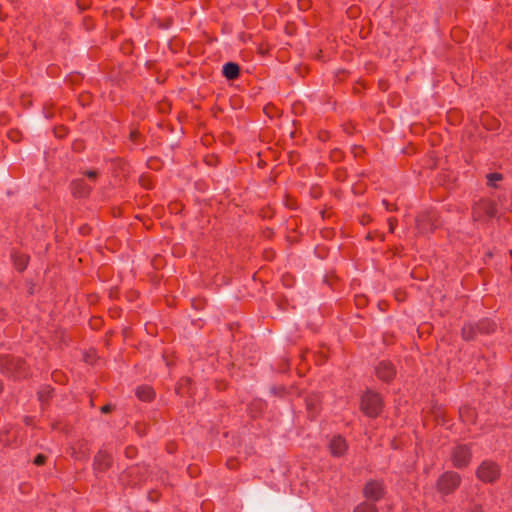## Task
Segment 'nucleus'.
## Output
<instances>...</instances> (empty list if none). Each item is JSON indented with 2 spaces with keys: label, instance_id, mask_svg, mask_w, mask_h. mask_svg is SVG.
<instances>
[{
  "label": "nucleus",
  "instance_id": "dca6fc26",
  "mask_svg": "<svg viewBox=\"0 0 512 512\" xmlns=\"http://www.w3.org/2000/svg\"><path fill=\"white\" fill-rule=\"evenodd\" d=\"M459 415L463 422L475 423L476 411L470 406H463L459 409Z\"/></svg>",
  "mask_w": 512,
  "mask_h": 512
},
{
  "label": "nucleus",
  "instance_id": "f704fd0d",
  "mask_svg": "<svg viewBox=\"0 0 512 512\" xmlns=\"http://www.w3.org/2000/svg\"><path fill=\"white\" fill-rule=\"evenodd\" d=\"M471 512H485L482 508V506L478 505V504H474L473 507L471 508Z\"/></svg>",
  "mask_w": 512,
  "mask_h": 512
},
{
  "label": "nucleus",
  "instance_id": "7c9ffc66",
  "mask_svg": "<svg viewBox=\"0 0 512 512\" xmlns=\"http://www.w3.org/2000/svg\"><path fill=\"white\" fill-rule=\"evenodd\" d=\"M84 175L87 176L91 180H96L98 177V171L96 170H87L84 172Z\"/></svg>",
  "mask_w": 512,
  "mask_h": 512
},
{
  "label": "nucleus",
  "instance_id": "58836bf2",
  "mask_svg": "<svg viewBox=\"0 0 512 512\" xmlns=\"http://www.w3.org/2000/svg\"><path fill=\"white\" fill-rule=\"evenodd\" d=\"M3 387H4V386H3V382H2V380L0 379V394H1V393H2V391H3Z\"/></svg>",
  "mask_w": 512,
  "mask_h": 512
},
{
  "label": "nucleus",
  "instance_id": "393cba45",
  "mask_svg": "<svg viewBox=\"0 0 512 512\" xmlns=\"http://www.w3.org/2000/svg\"><path fill=\"white\" fill-rule=\"evenodd\" d=\"M343 157V153L341 150L339 149H333L331 152H330V159L334 162H338L342 159Z\"/></svg>",
  "mask_w": 512,
  "mask_h": 512
},
{
  "label": "nucleus",
  "instance_id": "2eb2a0df",
  "mask_svg": "<svg viewBox=\"0 0 512 512\" xmlns=\"http://www.w3.org/2000/svg\"><path fill=\"white\" fill-rule=\"evenodd\" d=\"M136 396L141 400V401H151L154 396H155V392L153 390V388L151 386H148V385H142V386H139L137 389H136Z\"/></svg>",
  "mask_w": 512,
  "mask_h": 512
},
{
  "label": "nucleus",
  "instance_id": "423d86ee",
  "mask_svg": "<svg viewBox=\"0 0 512 512\" xmlns=\"http://www.w3.org/2000/svg\"><path fill=\"white\" fill-rule=\"evenodd\" d=\"M501 475L500 466L492 460H484L476 470V477L483 483L492 484Z\"/></svg>",
  "mask_w": 512,
  "mask_h": 512
},
{
  "label": "nucleus",
  "instance_id": "a878e982",
  "mask_svg": "<svg viewBox=\"0 0 512 512\" xmlns=\"http://www.w3.org/2000/svg\"><path fill=\"white\" fill-rule=\"evenodd\" d=\"M47 461V456L44 455V454H37L35 456V458L33 459V463L36 465V466H42L46 463Z\"/></svg>",
  "mask_w": 512,
  "mask_h": 512
},
{
  "label": "nucleus",
  "instance_id": "c85d7f7f",
  "mask_svg": "<svg viewBox=\"0 0 512 512\" xmlns=\"http://www.w3.org/2000/svg\"><path fill=\"white\" fill-rule=\"evenodd\" d=\"M383 205L385 206V209L389 212L397 211V205L389 203L387 200L382 201Z\"/></svg>",
  "mask_w": 512,
  "mask_h": 512
},
{
  "label": "nucleus",
  "instance_id": "6e6552de",
  "mask_svg": "<svg viewBox=\"0 0 512 512\" xmlns=\"http://www.w3.org/2000/svg\"><path fill=\"white\" fill-rule=\"evenodd\" d=\"M472 460L471 448L466 444H458L451 451L453 467L457 469L466 468Z\"/></svg>",
  "mask_w": 512,
  "mask_h": 512
},
{
  "label": "nucleus",
  "instance_id": "4be33fe9",
  "mask_svg": "<svg viewBox=\"0 0 512 512\" xmlns=\"http://www.w3.org/2000/svg\"><path fill=\"white\" fill-rule=\"evenodd\" d=\"M502 178H503V176L500 173H497V172L489 173L487 175V184L489 186L495 187L496 186L495 182L502 180Z\"/></svg>",
  "mask_w": 512,
  "mask_h": 512
},
{
  "label": "nucleus",
  "instance_id": "5701e85b",
  "mask_svg": "<svg viewBox=\"0 0 512 512\" xmlns=\"http://www.w3.org/2000/svg\"><path fill=\"white\" fill-rule=\"evenodd\" d=\"M270 391L273 395L278 397H283L286 394V388L284 386H273Z\"/></svg>",
  "mask_w": 512,
  "mask_h": 512
},
{
  "label": "nucleus",
  "instance_id": "f257e3e1",
  "mask_svg": "<svg viewBox=\"0 0 512 512\" xmlns=\"http://www.w3.org/2000/svg\"><path fill=\"white\" fill-rule=\"evenodd\" d=\"M0 372L13 380L26 379L31 375L25 359L11 354H0Z\"/></svg>",
  "mask_w": 512,
  "mask_h": 512
},
{
  "label": "nucleus",
  "instance_id": "0eeeda50",
  "mask_svg": "<svg viewBox=\"0 0 512 512\" xmlns=\"http://www.w3.org/2000/svg\"><path fill=\"white\" fill-rule=\"evenodd\" d=\"M439 226L436 212L425 211L416 216L415 228L419 234L428 235Z\"/></svg>",
  "mask_w": 512,
  "mask_h": 512
},
{
  "label": "nucleus",
  "instance_id": "2f4dec72",
  "mask_svg": "<svg viewBox=\"0 0 512 512\" xmlns=\"http://www.w3.org/2000/svg\"><path fill=\"white\" fill-rule=\"evenodd\" d=\"M226 465L230 470H234L238 467V461L236 459L231 458L227 460Z\"/></svg>",
  "mask_w": 512,
  "mask_h": 512
},
{
  "label": "nucleus",
  "instance_id": "a19ab883",
  "mask_svg": "<svg viewBox=\"0 0 512 512\" xmlns=\"http://www.w3.org/2000/svg\"><path fill=\"white\" fill-rule=\"evenodd\" d=\"M326 137H328V134H327V133H325V135H323V137L321 136V140H325V139H326Z\"/></svg>",
  "mask_w": 512,
  "mask_h": 512
},
{
  "label": "nucleus",
  "instance_id": "79ce46f5",
  "mask_svg": "<svg viewBox=\"0 0 512 512\" xmlns=\"http://www.w3.org/2000/svg\"><path fill=\"white\" fill-rule=\"evenodd\" d=\"M326 137H328V134H327V133H325V135H323V137L321 136V140H325V139H326Z\"/></svg>",
  "mask_w": 512,
  "mask_h": 512
},
{
  "label": "nucleus",
  "instance_id": "1a4fd4ad",
  "mask_svg": "<svg viewBox=\"0 0 512 512\" xmlns=\"http://www.w3.org/2000/svg\"><path fill=\"white\" fill-rule=\"evenodd\" d=\"M363 497L366 501L375 503L385 496V486L383 481L371 479L367 481L362 490Z\"/></svg>",
  "mask_w": 512,
  "mask_h": 512
},
{
  "label": "nucleus",
  "instance_id": "c9c22d12",
  "mask_svg": "<svg viewBox=\"0 0 512 512\" xmlns=\"http://www.w3.org/2000/svg\"><path fill=\"white\" fill-rule=\"evenodd\" d=\"M299 4H300L301 9H305L306 7H308L309 1L308 0H300Z\"/></svg>",
  "mask_w": 512,
  "mask_h": 512
},
{
  "label": "nucleus",
  "instance_id": "6ab92c4d",
  "mask_svg": "<svg viewBox=\"0 0 512 512\" xmlns=\"http://www.w3.org/2000/svg\"><path fill=\"white\" fill-rule=\"evenodd\" d=\"M53 392L54 389L50 386L42 387L37 393L39 401L42 404L48 403L49 400L52 398Z\"/></svg>",
  "mask_w": 512,
  "mask_h": 512
},
{
  "label": "nucleus",
  "instance_id": "a18cd8bd",
  "mask_svg": "<svg viewBox=\"0 0 512 512\" xmlns=\"http://www.w3.org/2000/svg\"><path fill=\"white\" fill-rule=\"evenodd\" d=\"M400 298H402V295L396 296V299L400 300Z\"/></svg>",
  "mask_w": 512,
  "mask_h": 512
},
{
  "label": "nucleus",
  "instance_id": "bb28decb",
  "mask_svg": "<svg viewBox=\"0 0 512 512\" xmlns=\"http://www.w3.org/2000/svg\"><path fill=\"white\" fill-rule=\"evenodd\" d=\"M335 179L338 181H344L347 177L346 170L343 168H339L334 173Z\"/></svg>",
  "mask_w": 512,
  "mask_h": 512
},
{
  "label": "nucleus",
  "instance_id": "9b49d317",
  "mask_svg": "<svg viewBox=\"0 0 512 512\" xmlns=\"http://www.w3.org/2000/svg\"><path fill=\"white\" fill-rule=\"evenodd\" d=\"M112 457L110 454H108L105 451H98L97 454L94 456L93 460V467L94 470L97 472H106L109 470L112 466Z\"/></svg>",
  "mask_w": 512,
  "mask_h": 512
},
{
  "label": "nucleus",
  "instance_id": "72a5a7b5",
  "mask_svg": "<svg viewBox=\"0 0 512 512\" xmlns=\"http://www.w3.org/2000/svg\"><path fill=\"white\" fill-rule=\"evenodd\" d=\"M114 409V406L111 405V404H106V405H103L100 410L102 413H110L112 410Z\"/></svg>",
  "mask_w": 512,
  "mask_h": 512
},
{
  "label": "nucleus",
  "instance_id": "f03ea898",
  "mask_svg": "<svg viewBox=\"0 0 512 512\" xmlns=\"http://www.w3.org/2000/svg\"><path fill=\"white\" fill-rule=\"evenodd\" d=\"M497 329V323L490 318H482L476 322L465 323L461 329V337L464 341H474L479 335L493 334Z\"/></svg>",
  "mask_w": 512,
  "mask_h": 512
},
{
  "label": "nucleus",
  "instance_id": "ddd939ff",
  "mask_svg": "<svg viewBox=\"0 0 512 512\" xmlns=\"http://www.w3.org/2000/svg\"><path fill=\"white\" fill-rule=\"evenodd\" d=\"M347 448V442L341 435H336L330 440L329 450L334 457H340L344 455L347 451Z\"/></svg>",
  "mask_w": 512,
  "mask_h": 512
},
{
  "label": "nucleus",
  "instance_id": "20e7f679",
  "mask_svg": "<svg viewBox=\"0 0 512 512\" xmlns=\"http://www.w3.org/2000/svg\"><path fill=\"white\" fill-rule=\"evenodd\" d=\"M360 409L367 417L376 418L383 409L381 395L372 390H366L361 397Z\"/></svg>",
  "mask_w": 512,
  "mask_h": 512
},
{
  "label": "nucleus",
  "instance_id": "9d476101",
  "mask_svg": "<svg viewBox=\"0 0 512 512\" xmlns=\"http://www.w3.org/2000/svg\"><path fill=\"white\" fill-rule=\"evenodd\" d=\"M375 375L379 380L389 383L396 376V368L392 362L382 360L375 366Z\"/></svg>",
  "mask_w": 512,
  "mask_h": 512
},
{
  "label": "nucleus",
  "instance_id": "a211bd4d",
  "mask_svg": "<svg viewBox=\"0 0 512 512\" xmlns=\"http://www.w3.org/2000/svg\"><path fill=\"white\" fill-rule=\"evenodd\" d=\"M192 381L190 378H181L175 387V392L178 395H184L185 393H189L191 389Z\"/></svg>",
  "mask_w": 512,
  "mask_h": 512
},
{
  "label": "nucleus",
  "instance_id": "4c0bfd02",
  "mask_svg": "<svg viewBox=\"0 0 512 512\" xmlns=\"http://www.w3.org/2000/svg\"><path fill=\"white\" fill-rule=\"evenodd\" d=\"M24 420H25V423H26L27 425H30V424H31V421H32V420H31V418H30V417H28V416H27V417H25V419H24Z\"/></svg>",
  "mask_w": 512,
  "mask_h": 512
},
{
  "label": "nucleus",
  "instance_id": "4468645a",
  "mask_svg": "<svg viewBox=\"0 0 512 512\" xmlns=\"http://www.w3.org/2000/svg\"><path fill=\"white\" fill-rule=\"evenodd\" d=\"M222 73L227 80H236L240 76V66L235 62H227L223 66Z\"/></svg>",
  "mask_w": 512,
  "mask_h": 512
},
{
  "label": "nucleus",
  "instance_id": "aec40b11",
  "mask_svg": "<svg viewBox=\"0 0 512 512\" xmlns=\"http://www.w3.org/2000/svg\"><path fill=\"white\" fill-rule=\"evenodd\" d=\"M353 512H378V508L375 503L363 501L354 508Z\"/></svg>",
  "mask_w": 512,
  "mask_h": 512
},
{
  "label": "nucleus",
  "instance_id": "37998d69",
  "mask_svg": "<svg viewBox=\"0 0 512 512\" xmlns=\"http://www.w3.org/2000/svg\"><path fill=\"white\" fill-rule=\"evenodd\" d=\"M486 256H487V257H489V258H491V257H492V253H491V252H488V253L486 254Z\"/></svg>",
  "mask_w": 512,
  "mask_h": 512
},
{
  "label": "nucleus",
  "instance_id": "e433bc0d",
  "mask_svg": "<svg viewBox=\"0 0 512 512\" xmlns=\"http://www.w3.org/2000/svg\"><path fill=\"white\" fill-rule=\"evenodd\" d=\"M252 406H257L260 409L262 406V403L260 401H255L252 403Z\"/></svg>",
  "mask_w": 512,
  "mask_h": 512
},
{
  "label": "nucleus",
  "instance_id": "f8f14e48",
  "mask_svg": "<svg viewBox=\"0 0 512 512\" xmlns=\"http://www.w3.org/2000/svg\"><path fill=\"white\" fill-rule=\"evenodd\" d=\"M71 193L76 198L88 197L92 188L85 182L84 179H75L70 184Z\"/></svg>",
  "mask_w": 512,
  "mask_h": 512
},
{
  "label": "nucleus",
  "instance_id": "ea45409f",
  "mask_svg": "<svg viewBox=\"0 0 512 512\" xmlns=\"http://www.w3.org/2000/svg\"><path fill=\"white\" fill-rule=\"evenodd\" d=\"M326 137H328V134H327V133H325V135H323V137L321 136V140H325V139H326Z\"/></svg>",
  "mask_w": 512,
  "mask_h": 512
},
{
  "label": "nucleus",
  "instance_id": "c756f323",
  "mask_svg": "<svg viewBox=\"0 0 512 512\" xmlns=\"http://www.w3.org/2000/svg\"><path fill=\"white\" fill-rule=\"evenodd\" d=\"M396 225H397V219L395 217H391L388 219V226H389L390 233H394Z\"/></svg>",
  "mask_w": 512,
  "mask_h": 512
},
{
  "label": "nucleus",
  "instance_id": "c03bdc74",
  "mask_svg": "<svg viewBox=\"0 0 512 512\" xmlns=\"http://www.w3.org/2000/svg\"><path fill=\"white\" fill-rule=\"evenodd\" d=\"M400 298H402V295L396 296V299L400 300Z\"/></svg>",
  "mask_w": 512,
  "mask_h": 512
},
{
  "label": "nucleus",
  "instance_id": "cd10ccee",
  "mask_svg": "<svg viewBox=\"0 0 512 512\" xmlns=\"http://www.w3.org/2000/svg\"><path fill=\"white\" fill-rule=\"evenodd\" d=\"M274 112L276 113L277 110L274 106L272 105H266L264 107V113L269 116L270 118H272L274 116Z\"/></svg>",
  "mask_w": 512,
  "mask_h": 512
},
{
  "label": "nucleus",
  "instance_id": "412c9836",
  "mask_svg": "<svg viewBox=\"0 0 512 512\" xmlns=\"http://www.w3.org/2000/svg\"><path fill=\"white\" fill-rule=\"evenodd\" d=\"M319 405V396L314 394L306 398V406L309 412L314 413L317 411Z\"/></svg>",
  "mask_w": 512,
  "mask_h": 512
},
{
  "label": "nucleus",
  "instance_id": "7ed1b4c3",
  "mask_svg": "<svg viewBox=\"0 0 512 512\" xmlns=\"http://www.w3.org/2000/svg\"><path fill=\"white\" fill-rule=\"evenodd\" d=\"M461 475L453 470H447L440 474L435 483V489L441 497L454 494L461 486Z\"/></svg>",
  "mask_w": 512,
  "mask_h": 512
},
{
  "label": "nucleus",
  "instance_id": "f3484780",
  "mask_svg": "<svg viewBox=\"0 0 512 512\" xmlns=\"http://www.w3.org/2000/svg\"><path fill=\"white\" fill-rule=\"evenodd\" d=\"M28 262H29V256H27L25 254H14L13 255L14 266L19 272H23L26 269Z\"/></svg>",
  "mask_w": 512,
  "mask_h": 512
},
{
  "label": "nucleus",
  "instance_id": "39448f33",
  "mask_svg": "<svg viewBox=\"0 0 512 512\" xmlns=\"http://www.w3.org/2000/svg\"><path fill=\"white\" fill-rule=\"evenodd\" d=\"M497 213L496 204L492 199L480 198L472 205V218L475 222H486Z\"/></svg>",
  "mask_w": 512,
  "mask_h": 512
},
{
  "label": "nucleus",
  "instance_id": "473e14b6",
  "mask_svg": "<svg viewBox=\"0 0 512 512\" xmlns=\"http://www.w3.org/2000/svg\"><path fill=\"white\" fill-rule=\"evenodd\" d=\"M140 137V132L138 130H132L129 134V139L132 142H136Z\"/></svg>",
  "mask_w": 512,
  "mask_h": 512
},
{
  "label": "nucleus",
  "instance_id": "b1692460",
  "mask_svg": "<svg viewBox=\"0 0 512 512\" xmlns=\"http://www.w3.org/2000/svg\"><path fill=\"white\" fill-rule=\"evenodd\" d=\"M91 3V0H76V5L81 12L87 10Z\"/></svg>",
  "mask_w": 512,
  "mask_h": 512
}]
</instances>
